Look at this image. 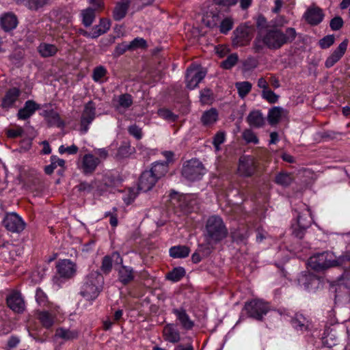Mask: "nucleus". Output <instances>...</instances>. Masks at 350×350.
<instances>
[{"label": "nucleus", "instance_id": "nucleus-50", "mask_svg": "<svg viewBox=\"0 0 350 350\" xmlns=\"http://www.w3.org/2000/svg\"><path fill=\"white\" fill-rule=\"evenodd\" d=\"M226 140V134L223 131L217 132L213 137V144L215 147V151L220 150V145L222 144Z\"/></svg>", "mask_w": 350, "mask_h": 350}, {"label": "nucleus", "instance_id": "nucleus-61", "mask_svg": "<svg viewBox=\"0 0 350 350\" xmlns=\"http://www.w3.org/2000/svg\"><path fill=\"white\" fill-rule=\"evenodd\" d=\"M211 93L208 89H204L200 92V101L203 104H206L211 100Z\"/></svg>", "mask_w": 350, "mask_h": 350}, {"label": "nucleus", "instance_id": "nucleus-12", "mask_svg": "<svg viewBox=\"0 0 350 350\" xmlns=\"http://www.w3.org/2000/svg\"><path fill=\"white\" fill-rule=\"evenodd\" d=\"M222 18L220 11L214 4H211L202 17L203 23L209 28L217 27Z\"/></svg>", "mask_w": 350, "mask_h": 350}, {"label": "nucleus", "instance_id": "nucleus-31", "mask_svg": "<svg viewBox=\"0 0 350 350\" xmlns=\"http://www.w3.org/2000/svg\"><path fill=\"white\" fill-rule=\"evenodd\" d=\"M286 113V110L281 107H273L271 108L267 114V120L270 125L277 124Z\"/></svg>", "mask_w": 350, "mask_h": 350}, {"label": "nucleus", "instance_id": "nucleus-35", "mask_svg": "<svg viewBox=\"0 0 350 350\" xmlns=\"http://www.w3.org/2000/svg\"><path fill=\"white\" fill-rule=\"evenodd\" d=\"M111 27V21L107 18H101L99 24L94 26L90 31L92 33V39L98 38L105 33Z\"/></svg>", "mask_w": 350, "mask_h": 350}, {"label": "nucleus", "instance_id": "nucleus-52", "mask_svg": "<svg viewBox=\"0 0 350 350\" xmlns=\"http://www.w3.org/2000/svg\"><path fill=\"white\" fill-rule=\"evenodd\" d=\"M262 97L270 103H275L278 100L279 96L272 90L267 89L262 91Z\"/></svg>", "mask_w": 350, "mask_h": 350}, {"label": "nucleus", "instance_id": "nucleus-9", "mask_svg": "<svg viewBox=\"0 0 350 350\" xmlns=\"http://www.w3.org/2000/svg\"><path fill=\"white\" fill-rule=\"evenodd\" d=\"M3 225L8 231L20 233L25 229L26 224L18 214L10 213L4 217Z\"/></svg>", "mask_w": 350, "mask_h": 350}, {"label": "nucleus", "instance_id": "nucleus-46", "mask_svg": "<svg viewBox=\"0 0 350 350\" xmlns=\"http://www.w3.org/2000/svg\"><path fill=\"white\" fill-rule=\"evenodd\" d=\"M233 24L234 21L232 18L226 17L223 18L222 17L217 27H219L221 33L226 34L232 29Z\"/></svg>", "mask_w": 350, "mask_h": 350}, {"label": "nucleus", "instance_id": "nucleus-30", "mask_svg": "<svg viewBox=\"0 0 350 350\" xmlns=\"http://www.w3.org/2000/svg\"><path fill=\"white\" fill-rule=\"evenodd\" d=\"M0 23L4 31H10L16 27L17 17L12 13H7L1 17Z\"/></svg>", "mask_w": 350, "mask_h": 350}, {"label": "nucleus", "instance_id": "nucleus-63", "mask_svg": "<svg viewBox=\"0 0 350 350\" xmlns=\"http://www.w3.org/2000/svg\"><path fill=\"white\" fill-rule=\"evenodd\" d=\"M23 133V129L18 127L16 129H10L8 131V137L10 138H15L21 136Z\"/></svg>", "mask_w": 350, "mask_h": 350}, {"label": "nucleus", "instance_id": "nucleus-16", "mask_svg": "<svg viewBox=\"0 0 350 350\" xmlns=\"http://www.w3.org/2000/svg\"><path fill=\"white\" fill-rule=\"evenodd\" d=\"M57 271L60 278L70 279L76 273V265L70 260L64 259L59 261L56 265Z\"/></svg>", "mask_w": 350, "mask_h": 350}, {"label": "nucleus", "instance_id": "nucleus-22", "mask_svg": "<svg viewBox=\"0 0 350 350\" xmlns=\"http://www.w3.org/2000/svg\"><path fill=\"white\" fill-rule=\"evenodd\" d=\"M41 115L50 126L63 128L65 126V123L60 118L59 114L52 109L43 110Z\"/></svg>", "mask_w": 350, "mask_h": 350}, {"label": "nucleus", "instance_id": "nucleus-60", "mask_svg": "<svg viewBox=\"0 0 350 350\" xmlns=\"http://www.w3.org/2000/svg\"><path fill=\"white\" fill-rule=\"evenodd\" d=\"M238 0H213L214 5L229 8L237 4Z\"/></svg>", "mask_w": 350, "mask_h": 350}, {"label": "nucleus", "instance_id": "nucleus-42", "mask_svg": "<svg viewBox=\"0 0 350 350\" xmlns=\"http://www.w3.org/2000/svg\"><path fill=\"white\" fill-rule=\"evenodd\" d=\"M293 180L291 174L282 172L278 173L275 178L276 184L286 187L289 186Z\"/></svg>", "mask_w": 350, "mask_h": 350}, {"label": "nucleus", "instance_id": "nucleus-27", "mask_svg": "<svg viewBox=\"0 0 350 350\" xmlns=\"http://www.w3.org/2000/svg\"><path fill=\"white\" fill-rule=\"evenodd\" d=\"M79 331L77 329H70L64 327H59L55 330L54 339H61L64 342L72 340L79 337Z\"/></svg>", "mask_w": 350, "mask_h": 350}, {"label": "nucleus", "instance_id": "nucleus-1", "mask_svg": "<svg viewBox=\"0 0 350 350\" xmlns=\"http://www.w3.org/2000/svg\"><path fill=\"white\" fill-rule=\"evenodd\" d=\"M264 24H266L264 18L258 21V31L253 44L255 53L261 52L265 46L274 50L280 49L285 44L292 42L297 36L296 30L293 27H288L283 32L276 27L264 26Z\"/></svg>", "mask_w": 350, "mask_h": 350}, {"label": "nucleus", "instance_id": "nucleus-14", "mask_svg": "<svg viewBox=\"0 0 350 350\" xmlns=\"http://www.w3.org/2000/svg\"><path fill=\"white\" fill-rule=\"evenodd\" d=\"M133 96L127 93L115 96L112 99L114 109L120 113H124L133 105Z\"/></svg>", "mask_w": 350, "mask_h": 350}, {"label": "nucleus", "instance_id": "nucleus-6", "mask_svg": "<svg viewBox=\"0 0 350 350\" xmlns=\"http://www.w3.org/2000/svg\"><path fill=\"white\" fill-rule=\"evenodd\" d=\"M312 218L309 207L299 213L297 219L291 224L292 234L298 239H302L306 230L311 226Z\"/></svg>", "mask_w": 350, "mask_h": 350}, {"label": "nucleus", "instance_id": "nucleus-62", "mask_svg": "<svg viewBox=\"0 0 350 350\" xmlns=\"http://www.w3.org/2000/svg\"><path fill=\"white\" fill-rule=\"evenodd\" d=\"M273 22L274 25H273L272 27H276L278 28L279 27H282L284 25L288 24V20L284 16L278 15L275 17Z\"/></svg>", "mask_w": 350, "mask_h": 350}, {"label": "nucleus", "instance_id": "nucleus-37", "mask_svg": "<svg viewBox=\"0 0 350 350\" xmlns=\"http://www.w3.org/2000/svg\"><path fill=\"white\" fill-rule=\"evenodd\" d=\"M112 258L115 259V261L118 264H122L123 260L118 252H113L111 257L106 256L103 258L102 261L101 269L105 273H109L112 268Z\"/></svg>", "mask_w": 350, "mask_h": 350}, {"label": "nucleus", "instance_id": "nucleus-39", "mask_svg": "<svg viewBox=\"0 0 350 350\" xmlns=\"http://www.w3.org/2000/svg\"><path fill=\"white\" fill-rule=\"evenodd\" d=\"M130 5L128 3L117 2L112 12L115 21H119L125 17Z\"/></svg>", "mask_w": 350, "mask_h": 350}, {"label": "nucleus", "instance_id": "nucleus-40", "mask_svg": "<svg viewBox=\"0 0 350 350\" xmlns=\"http://www.w3.org/2000/svg\"><path fill=\"white\" fill-rule=\"evenodd\" d=\"M190 250L185 245H176L170 249V256L175 258H183L189 256Z\"/></svg>", "mask_w": 350, "mask_h": 350}, {"label": "nucleus", "instance_id": "nucleus-17", "mask_svg": "<svg viewBox=\"0 0 350 350\" xmlns=\"http://www.w3.org/2000/svg\"><path fill=\"white\" fill-rule=\"evenodd\" d=\"M51 0H13L14 3L31 12H39L49 5Z\"/></svg>", "mask_w": 350, "mask_h": 350}, {"label": "nucleus", "instance_id": "nucleus-28", "mask_svg": "<svg viewBox=\"0 0 350 350\" xmlns=\"http://www.w3.org/2000/svg\"><path fill=\"white\" fill-rule=\"evenodd\" d=\"M164 340L171 342L176 343L180 341V332L174 324L166 325L163 330Z\"/></svg>", "mask_w": 350, "mask_h": 350}, {"label": "nucleus", "instance_id": "nucleus-10", "mask_svg": "<svg viewBox=\"0 0 350 350\" xmlns=\"http://www.w3.org/2000/svg\"><path fill=\"white\" fill-rule=\"evenodd\" d=\"M96 117V105L92 101H89L85 104L81 116L80 131L85 134L89 129L90 124H92Z\"/></svg>", "mask_w": 350, "mask_h": 350}, {"label": "nucleus", "instance_id": "nucleus-18", "mask_svg": "<svg viewBox=\"0 0 350 350\" xmlns=\"http://www.w3.org/2000/svg\"><path fill=\"white\" fill-rule=\"evenodd\" d=\"M348 45V40H343L339 46L331 53L325 62V66L327 68H332L336 64L345 53Z\"/></svg>", "mask_w": 350, "mask_h": 350}, {"label": "nucleus", "instance_id": "nucleus-25", "mask_svg": "<svg viewBox=\"0 0 350 350\" xmlns=\"http://www.w3.org/2000/svg\"><path fill=\"white\" fill-rule=\"evenodd\" d=\"M58 312L57 309L52 310L51 311H40L38 314V319L44 327L49 329L53 325L55 319L56 318L57 313Z\"/></svg>", "mask_w": 350, "mask_h": 350}, {"label": "nucleus", "instance_id": "nucleus-49", "mask_svg": "<svg viewBox=\"0 0 350 350\" xmlns=\"http://www.w3.org/2000/svg\"><path fill=\"white\" fill-rule=\"evenodd\" d=\"M107 69L103 66H97L93 70L92 79L95 82L102 83V79L106 75Z\"/></svg>", "mask_w": 350, "mask_h": 350}, {"label": "nucleus", "instance_id": "nucleus-26", "mask_svg": "<svg viewBox=\"0 0 350 350\" xmlns=\"http://www.w3.org/2000/svg\"><path fill=\"white\" fill-rule=\"evenodd\" d=\"M39 109L40 105L32 100H28L25 102L24 107L18 111L17 116L20 120H26Z\"/></svg>", "mask_w": 350, "mask_h": 350}, {"label": "nucleus", "instance_id": "nucleus-24", "mask_svg": "<svg viewBox=\"0 0 350 350\" xmlns=\"http://www.w3.org/2000/svg\"><path fill=\"white\" fill-rule=\"evenodd\" d=\"M292 327L297 331L304 333L310 329L311 323L302 314L297 313L291 320Z\"/></svg>", "mask_w": 350, "mask_h": 350}, {"label": "nucleus", "instance_id": "nucleus-54", "mask_svg": "<svg viewBox=\"0 0 350 350\" xmlns=\"http://www.w3.org/2000/svg\"><path fill=\"white\" fill-rule=\"evenodd\" d=\"M129 44L131 51H133L139 48H145L146 46V41L142 38H136L129 42Z\"/></svg>", "mask_w": 350, "mask_h": 350}, {"label": "nucleus", "instance_id": "nucleus-21", "mask_svg": "<svg viewBox=\"0 0 350 350\" xmlns=\"http://www.w3.org/2000/svg\"><path fill=\"white\" fill-rule=\"evenodd\" d=\"M304 18L308 24L317 25L323 21V14L321 9L312 6L307 9L304 14Z\"/></svg>", "mask_w": 350, "mask_h": 350}, {"label": "nucleus", "instance_id": "nucleus-15", "mask_svg": "<svg viewBox=\"0 0 350 350\" xmlns=\"http://www.w3.org/2000/svg\"><path fill=\"white\" fill-rule=\"evenodd\" d=\"M233 35L232 44L237 47L247 45L251 40L250 30L245 26L238 27Z\"/></svg>", "mask_w": 350, "mask_h": 350}, {"label": "nucleus", "instance_id": "nucleus-13", "mask_svg": "<svg viewBox=\"0 0 350 350\" xmlns=\"http://www.w3.org/2000/svg\"><path fill=\"white\" fill-rule=\"evenodd\" d=\"M172 312L175 315L177 323L183 329L191 330L193 329L195 323L191 319L185 308H174L172 309Z\"/></svg>", "mask_w": 350, "mask_h": 350}, {"label": "nucleus", "instance_id": "nucleus-8", "mask_svg": "<svg viewBox=\"0 0 350 350\" xmlns=\"http://www.w3.org/2000/svg\"><path fill=\"white\" fill-rule=\"evenodd\" d=\"M205 76L206 71H204L201 67L191 65L187 68L185 75L187 87L190 90H193L198 86Z\"/></svg>", "mask_w": 350, "mask_h": 350}, {"label": "nucleus", "instance_id": "nucleus-48", "mask_svg": "<svg viewBox=\"0 0 350 350\" xmlns=\"http://www.w3.org/2000/svg\"><path fill=\"white\" fill-rule=\"evenodd\" d=\"M239 59L237 53H232L229 55L227 58L221 64V66L224 69H230L237 63Z\"/></svg>", "mask_w": 350, "mask_h": 350}, {"label": "nucleus", "instance_id": "nucleus-2", "mask_svg": "<svg viewBox=\"0 0 350 350\" xmlns=\"http://www.w3.org/2000/svg\"><path fill=\"white\" fill-rule=\"evenodd\" d=\"M228 230L222 218L218 215L209 217L205 224L204 237L207 244L211 247L226 239Z\"/></svg>", "mask_w": 350, "mask_h": 350}, {"label": "nucleus", "instance_id": "nucleus-32", "mask_svg": "<svg viewBox=\"0 0 350 350\" xmlns=\"http://www.w3.org/2000/svg\"><path fill=\"white\" fill-rule=\"evenodd\" d=\"M20 94L19 89L16 88L10 89L3 98L1 106L7 109L11 107L18 98Z\"/></svg>", "mask_w": 350, "mask_h": 350}, {"label": "nucleus", "instance_id": "nucleus-20", "mask_svg": "<svg viewBox=\"0 0 350 350\" xmlns=\"http://www.w3.org/2000/svg\"><path fill=\"white\" fill-rule=\"evenodd\" d=\"M100 162L99 158L92 154H86L82 158L81 170L83 174H90L95 171Z\"/></svg>", "mask_w": 350, "mask_h": 350}, {"label": "nucleus", "instance_id": "nucleus-44", "mask_svg": "<svg viewBox=\"0 0 350 350\" xmlns=\"http://www.w3.org/2000/svg\"><path fill=\"white\" fill-rule=\"evenodd\" d=\"M82 22L85 27H90L95 18V11L92 8H87L81 12Z\"/></svg>", "mask_w": 350, "mask_h": 350}, {"label": "nucleus", "instance_id": "nucleus-59", "mask_svg": "<svg viewBox=\"0 0 350 350\" xmlns=\"http://www.w3.org/2000/svg\"><path fill=\"white\" fill-rule=\"evenodd\" d=\"M126 51H131L129 44V43H126V42H122L116 46V47L115 49V53H116V55L119 56V55H122Z\"/></svg>", "mask_w": 350, "mask_h": 350}, {"label": "nucleus", "instance_id": "nucleus-29", "mask_svg": "<svg viewBox=\"0 0 350 350\" xmlns=\"http://www.w3.org/2000/svg\"><path fill=\"white\" fill-rule=\"evenodd\" d=\"M247 122L252 127L260 128L265 125V120L260 111L254 110L247 116Z\"/></svg>", "mask_w": 350, "mask_h": 350}, {"label": "nucleus", "instance_id": "nucleus-34", "mask_svg": "<svg viewBox=\"0 0 350 350\" xmlns=\"http://www.w3.org/2000/svg\"><path fill=\"white\" fill-rule=\"evenodd\" d=\"M38 51L41 57L46 58L55 56L58 51V47L53 44L41 42L38 46Z\"/></svg>", "mask_w": 350, "mask_h": 350}, {"label": "nucleus", "instance_id": "nucleus-38", "mask_svg": "<svg viewBox=\"0 0 350 350\" xmlns=\"http://www.w3.org/2000/svg\"><path fill=\"white\" fill-rule=\"evenodd\" d=\"M218 119V112L216 109L211 108L205 111L200 118L202 124L205 126H210L214 124Z\"/></svg>", "mask_w": 350, "mask_h": 350}, {"label": "nucleus", "instance_id": "nucleus-58", "mask_svg": "<svg viewBox=\"0 0 350 350\" xmlns=\"http://www.w3.org/2000/svg\"><path fill=\"white\" fill-rule=\"evenodd\" d=\"M343 25V20L340 16H336L330 21L329 26L333 31L339 30Z\"/></svg>", "mask_w": 350, "mask_h": 350}, {"label": "nucleus", "instance_id": "nucleus-47", "mask_svg": "<svg viewBox=\"0 0 350 350\" xmlns=\"http://www.w3.org/2000/svg\"><path fill=\"white\" fill-rule=\"evenodd\" d=\"M242 137L247 144H258L259 139L255 133L251 129H245L242 133Z\"/></svg>", "mask_w": 350, "mask_h": 350}, {"label": "nucleus", "instance_id": "nucleus-41", "mask_svg": "<svg viewBox=\"0 0 350 350\" xmlns=\"http://www.w3.org/2000/svg\"><path fill=\"white\" fill-rule=\"evenodd\" d=\"M135 152V148L131 147L128 141H124L118 149L116 157L119 159L129 157Z\"/></svg>", "mask_w": 350, "mask_h": 350}, {"label": "nucleus", "instance_id": "nucleus-55", "mask_svg": "<svg viewBox=\"0 0 350 350\" xmlns=\"http://www.w3.org/2000/svg\"><path fill=\"white\" fill-rule=\"evenodd\" d=\"M78 147L75 145H72L70 146H68V147H66L64 145H61L59 147V152L60 154H64V153H67L68 154H75L77 153L78 152Z\"/></svg>", "mask_w": 350, "mask_h": 350}, {"label": "nucleus", "instance_id": "nucleus-43", "mask_svg": "<svg viewBox=\"0 0 350 350\" xmlns=\"http://www.w3.org/2000/svg\"><path fill=\"white\" fill-rule=\"evenodd\" d=\"M252 85L249 81H240L235 83L240 98H245L251 91Z\"/></svg>", "mask_w": 350, "mask_h": 350}, {"label": "nucleus", "instance_id": "nucleus-51", "mask_svg": "<svg viewBox=\"0 0 350 350\" xmlns=\"http://www.w3.org/2000/svg\"><path fill=\"white\" fill-rule=\"evenodd\" d=\"M158 115L164 120L174 122L178 116L167 109H160L158 110Z\"/></svg>", "mask_w": 350, "mask_h": 350}, {"label": "nucleus", "instance_id": "nucleus-3", "mask_svg": "<svg viewBox=\"0 0 350 350\" xmlns=\"http://www.w3.org/2000/svg\"><path fill=\"white\" fill-rule=\"evenodd\" d=\"M103 283L104 278L99 272L91 271L84 278L80 295L86 300H94L101 292Z\"/></svg>", "mask_w": 350, "mask_h": 350}, {"label": "nucleus", "instance_id": "nucleus-64", "mask_svg": "<svg viewBox=\"0 0 350 350\" xmlns=\"http://www.w3.org/2000/svg\"><path fill=\"white\" fill-rule=\"evenodd\" d=\"M20 339L16 336H12L8 340V347L9 349H14L18 346Z\"/></svg>", "mask_w": 350, "mask_h": 350}, {"label": "nucleus", "instance_id": "nucleus-45", "mask_svg": "<svg viewBox=\"0 0 350 350\" xmlns=\"http://www.w3.org/2000/svg\"><path fill=\"white\" fill-rule=\"evenodd\" d=\"M185 275V270L181 267L174 268L170 271L166 278L167 280L172 282H178Z\"/></svg>", "mask_w": 350, "mask_h": 350}, {"label": "nucleus", "instance_id": "nucleus-7", "mask_svg": "<svg viewBox=\"0 0 350 350\" xmlns=\"http://www.w3.org/2000/svg\"><path fill=\"white\" fill-rule=\"evenodd\" d=\"M204 174V168L202 163L198 159H191L187 161L182 170V175L187 180L193 182L199 180Z\"/></svg>", "mask_w": 350, "mask_h": 350}, {"label": "nucleus", "instance_id": "nucleus-53", "mask_svg": "<svg viewBox=\"0 0 350 350\" xmlns=\"http://www.w3.org/2000/svg\"><path fill=\"white\" fill-rule=\"evenodd\" d=\"M335 38L334 35H327L321 38L319 42V46L321 49H327L334 43Z\"/></svg>", "mask_w": 350, "mask_h": 350}, {"label": "nucleus", "instance_id": "nucleus-57", "mask_svg": "<svg viewBox=\"0 0 350 350\" xmlns=\"http://www.w3.org/2000/svg\"><path fill=\"white\" fill-rule=\"evenodd\" d=\"M36 299L40 306H45L47 300L46 295L40 288H37L36 292Z\"/></svg>", "mask_w": 350, "mask_h": 350}, {"label": "nucleus", "instance_id": "nucleus-4", "mask_svg": "<svg viewBox=\"0 0 350 350\" xmlns=\"http://www.w3.org/2000/svg\"><path fill=\"white\" fill-rule=\"evenodd\" d=\"M338 265L336 256L331 252H323L312 256L308 260V266L316 271H321Z\"/></svg>", "mask_w": 350, "mask_h": 350}, {"label": "nucleus", "instance_id": "nucleus-11", "mask_svg": "<svg viewBox=\"0 0 350 350\" xmlns=\"http://www.w3.org/2000/svg\"><path fill=\"white\" fill-rule=\"evenodd\" d=\"M256 167V162L253 157L244 155L239 159L238 173L241 176L249 177L254 174Z\"/></svg>", "mask_w": 350, "mask_h": 350}, {"label": "nucleus", "instance_id": "nucleus-23", "mask_svg": "<svg viewBox=\"0 0 350 350\" xmlns=\"http://www.w3.org/2000/svg\"><path fill=\"white\" fill-rule=\"evenodd\" d=\"M157 182V180L150 172L144 171L140 176L138 189L143 192H147L153 188Z\"/></svg>", "mask_w": 350, "mask_h": 350}, {"label": "nucleus", "instance_id": "nucleus-5", "mask_svg": "<svg viewBox=\"0 0 350 350\" xmlns=\"http://www.w3.org/2000/svg\"><path fill=\"white\" fill-rule=\"evenodd\" d=\"M269 310L270 306L267 302L257 299L245 302L243 308V311L249 317L257 321H262Z\"/></svg>", "mask_w": 350, "mask_h": 350}, {"label": "nucleus", "instance_id": "nucleus-33", "mask_svg": "<svg viewBox=\"0 0 350 350\" xmlns=\"http://www.w3.org/2000/svg\"><path fill=\"white\" fill-rule=\"evenodd\" d=\"M135 278L134 270L131 267L122 264L118 270V279L123 284H127L133 280Z\"/></svg>", "mask_w": 350, "mask_h": 350}, {"label": "nucleus", "instance_id": "nucleus-36", "mask_svg": "<svg viewBox=\"0 0 350 350\" xmlns=\"http://www.w3.org/2000/svg\"><path fill=\"white\" fill-rule=\"evenodd\" d=\"M152 173V175L158 180L159 178L165 175L168 171V165L167 162L156 161L154 162L150 170H148Z\"/></svg>", "mask_w": 350, "mask_h": 350}, {"label": "nucleus", "instance_id": "nucleus-19", "mask_svg": "<svg viewBox=\"0 0 350 350\" xmlns=\"http://www.w3.org/2000/svg\"><path fill=\"white\" fill-rule=\"evenodd\" d=\"M8 306L14 312L22 313L25 310V301L21 294L17 291L12 292L6 299Z\"/></svg>", "mask_w": 350, "mask_h": 350}, {"label": "nucleus", "instance_id": "nucleus-56", "mask_svg": "<svg viewBox=\"0 0 350 350\" xmlns=\"http://www.w3.org/2000/svg\"><path fill=\"white\" fill-rule=\"evenodd\" d=\"M128 131L131 135L133 136L137 139H140L142 137V129L135 124L130 126L128 128Z\"/></svg>", "mask_w": 350, "mask_h": 350}]
</instances>
